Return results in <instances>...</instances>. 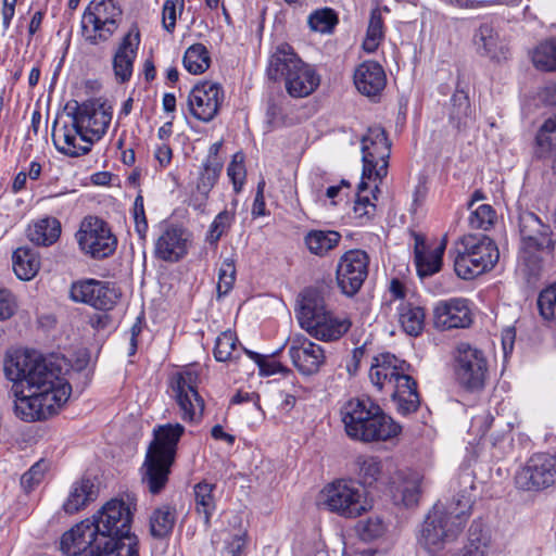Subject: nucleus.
I'll return each mask as SVG.
<instances>
[{
	"label": "nucleus",
	"mask_w": 556,
	"mask_h": 556,
	"mask_svg": "<svg viewBox=\"0 0 556 556\" xmlns=\"http://www.w3.org/2000/svg\"><path fill=\"white\" fill-rule=\"evenodd\" d=\"M4 372L13 382L10 395L14 399V413L24 421L51 417L71 395V384L58 358L18 353L5 361Z\"/></svg>",
	"instance_id": "f257e3e1"
},
{
	"label": "nucleus",
	"mask_w": 556,
	"mask_h": 556,
	"mask_svg": "<svg viewBox=\"0 0 556 556\" xmlns=\"http://www.w3.org/2000/svg\"><path fill=\"white\" fill-rule=\"evenodd\" d=\"M456 483V494L445 503L437 502L425 516L416 533L417 545L432 556L458 540L472 515V480L465 476Z\"/></svg>",
	"instance_id": "f03ea898"
},
{
	"label": "nucleus",
	"mask_w": 556,
	"mask_h": 556,
	"mask_svg": "<svg viewBox=\"0 0 556 556\" xmlns=\"http://www.w3.org/2000/svg\"><path fill=\"white\" fill-rule=\"evenodd\" d=\"M68 116L70 123L53 126L52 139L61 153L75 157L86 154L93 141L106 132L112 121V106L96 100L75 102Z\"/></svg>",
	"instance_id": "7ed1b4c3"
},
{
	"label": "nucleus",
	"mask_w": 556,
	"mask_h": 556,
	"mask_svg": "<svg viewBox=\"0 0 556 556\" xmlns=\"http://www.w3.org/2000/svg\"><path fill=\"white\" fill-rule=\"evenodd\" d=\"M409 365L395 355L386 352L372 358L369 379L379 390L390 393L396 403L397 412L408 415L420 404L416 381L407 374Z\"/></svg>",
	"instance_id": "20e7f679"
},
{
	"label": "nucleus",
	"mask_w": 556,
	"mask_h": 556,
	"mask_svg": "<svg viewBox=\"0 0 556 556\" xmlns=\"http://www.w3.org/2000/svg\"><path fill=\"white\" fill-rule=\"evenodd\" d=\"M346 434L361 442L388 441L401 432V426L369 399H351L340 409Z\"/></svg>",
	"instance_id": "39448f33"
},
{
	"label": "nucleus",
	"mask_w": 556,
	"mask_h": 556,
	"mask_svg": "<svg viewBox=\"0 0 556 556\" xmlns=\"http://www.w3.org/2000/svg\"><path fill=\"white\" fill-rule=\"evenodd\" d=\"M184 432L185 427L178 422L161 425L153 430L154 439L141 467L142 483L152 494H157L165 488L175 462L177 444Z\"/></svg>",
	"instance_id": "423d86ee"
},
{
	"label": "nucleus",
	"mask_w": 556,
	"mask_h": 556,
	"mask_svg": "<svg viewBox=\"0 0 556 556\" xmlns=\"http://www.w3.org/2000/svg\"><path fill=\"white\" fill-rule=\"evenodd\" d=\"M266 74L273 81H282L286 91L292 98L308 97L320 84V77L315 68L303 62L286 42L278 45L271 52Z\"/></svg>",
	"instance_id": "0eeeda50"
},
{
	"label": "nucleus",
	"mask_w": 556,
	"mask_h": 556,
	"mask_svg": "<svg viewBox=\"0 0 556 556\" xmlns=\"http://www.w3.org/2000/svg\"><path fill=\"white\" fill-rule=\"evenodd\" d=\"M454 270L462 279H472L491 270L498 261L495 242L484 235H465L450 250Z\"/></svg>",
	"instance_id": "6e6552de"
},
{
	"label": "nucleus",
	"mask_w": 556,
	"mask_h": 556,
	"mask_svg": "<svg viewBox=\"0 0 556 556\" xmlns=\"http://www.w3.org/2000/svg\"><path fill=\"white\" fill-rule=\"evenodd\" d=\"M296 318L302 329L320 341H334L352 326L348 317H340L326 311L325 301L316 290H305L302 294Z\"/></svg>",
	"instance_id": "1a4fd4ad"
},
{
	"label": "nucleus",
	"mask_w": 556,
	"mask_h": 556,
	"mask_svg": "<svg viewBox=\"0 0 556 556\" xmlns=\"http://www.w3.org/2000/svg\"><path fill=\"white\" fill-rule=\"evenodd\" d=\"M519 232L521 238L519 268L531 282L539 276L542 268L539 253L545 250L553 251L555 248L553 231L534 213L523 212L519 215Z\"/></svg>",
	"instance_id": "9d476101"
},
{
	"label": "nucleus",
	"mask_w": 556,
	"mask_h": 556,
	"mask_svg": "<svg viewBox=\"0 0 556 556\" xmlns=\"http://www.w3.org/2000/svg\"><path fill=\"white\" fill-rule=\"evenodd\" d=\"M321 493L324 505L344 518H356L371 507L364 486L351 479H338L327 484Z\"/></svg>",
	"instance_id": "9b49d317"
},
{
	"label": "nucleus",
	"mask_w": 556,
	"mask_h": 556,
	"mask_svg": "<svg viewBox=\"0 0 556 556\" xmlns=\"http://www.w3.org/2000/svg\"><path fill=\"white\" fill-rule=\"evenodd\" d=\"M452 367L459 386L468 391L483 389L489 362L482 350L468 342H458L452 352Z\"/></svg>",
	"instance_id": "f8f14e48"
},
{
	"label": "nucleus",
	"mask_w": 556,
	"mask_h": 556,
	"mask_svg": "<svg viewBox=\"0 0 556 556\" xmlns=\"http://www.w3.org/2000/svg\"><path fill=\"white\" fill-rule=\"evenodd\" d=\"M199 374L195 369L188 367L173 375L170 389L175 399L180 417L184 421L199 422L204 413V400L198 392Z\"/></svg>",
	"instance_id": "ddd939ff"
},
{
	"label": "nucleus",
	"mask_w": 556,
	"mask_h": 556,
	"mask_svg": "<svg viewBox=\"0 0 556 556\" xmlns=\"http://www.w3.org/2000/svg\"><path fill=\"white\" fill-rule=\"evenodd\" d=\"M76 239L80 250L96 260L109 257L117 247V239L108 223L97 216L81 220Z\"/></svg>",
	"instance_id": "4468645a"
},
{
	"label": "nucleus",
	"mask_w": 556,
	"mask_h": 556,
	"mask_svg": "<svg viewBox=\"0 0 556 556\" xmlns=\"http://www.w3.org/2000/svg\"><path fill=\"white\" fill-rule=\"evenodd\" d=\"M556 482V456L533 454L516 476V484L525 491H542Z\"/></svg>",
	"instance_id": "2eb2a0df"
},
{
	"label": "nucleus",
	"mask_w": 556,
	"mask_h": 556,
	"mask_svg": "<svg viewBox=\"0 0 556 556\" xmlns=\"http://www.w3.org/2000/svg\"><path fill=\"white\" fill-rule=\"evenodd\" d=\"M224 98L223 87L218 83L202 81L188 94V111L199 122L208 123L218 114Z\"/></svg>",
	"instance_id": "dca6fc26"
},
{
	"label": "nucleus",
	"mask_w": 556,
	"mask_h": 556,
	"mask_svg": "<svg viewBox=\"0 0 556 556\" xmlns=\"http://www.w3.org/2000/svg\"><path fill=\"white\" fill-rule=\"evenodd\" d=\"M363 173L381 174L387 172L391 154V143L384 128L369 127L362 139Z\"/></svg>",
	"instance_id": "f3484780"
},
{
	"label": "nucleus",
	"mask_w": 556,
	"mask_h": 556,
	"mask_svg": "<svg viewBox=\"0 0 556 556\" xmlns=\"http://www.w3.org/2000/svg\"><path fill=\"white\" fill-rule=\"evenodd\" d=\"M70 294L73 301L100 311L112 309L119 298V292L114 286L96 279H85L72 283Z\"/></svg>",
	"instance_id": "a211bd4d"
},
{
	"label": "nucleus",
	"mask_w": 556,
	"mask_h": 556,
	"mask_svg": "<svg viewBox=\"0 0 556 556\" xmlns=\"http://www.w3.org/2000/svg\"><path fill=\"white\" fill-rule=\"evenodd\" d=\"M369 257L366 252L351 250L340 260L337 268V281L346 295L358 292L368 275Z\"/></svg>",
	"instance_id": "6ab92c4d"
},
{
	"label": "nucleus",
	"mask_w": 556,
	"mask_h": 556,
	"mask_svg": "<svg viewBox=\"0 0 556 556\" xmlns=\"http://www.w3.org/2000/svg\"><path fill=\"white\" fill-rule=\"evenodd\" d=\"M98 532L90 520H85L66 531L61 539V551L66 556H100L104 554L103 546H99Z\"/></svg>",
	"instance_id": "aec40b11"
},
{
	"label": "nucleus",
	"mask_w": 556,
	"mask_h": 556,
	"mask_svg": "<svg viewBox=\"0 0 556 556\" xmlns=\"http://www.w3.org/2000/svg\"><path fill=\"white\" fill-rule=\"evenodd\" d=\"M288 342L289 356L299 372L304 376L317 374L326 361L324 349L303 334H294Z\"/></svg>",
	"instance_id": "412c9836"
},
{
	"label": "nucleus",
	"mask_w": 556,
	"mask_h": 556,
	"mask_svg": "<svg viewBox=\"0 0 556 556\" xmlns=\"http://www.w3.org/2000/svg\"><path fill=\"white\" fill-rule=\"evenodd\" d=\"M140 42V29L137 24H132L118 42L112 59L114 76L118 84H126L131 79Z\"/></svg>",
	"instance_id": "4be33fe9"
},
{
	"label": "nucleus",
	"mask_w": 556,
	"mask_h": 556,
	"mask_svg": "<svg viewBox=\"0 0 556 556\" xmlns=\"http://www.w3.org/2000/svg\"><path fill=\"white\" fill-rule=\"evenodd\" d=\"M471 323V312L465 299L440 301L433 308V325L439 330L466 328Z\"/></svg>",
	"instance_id": "5701e85b"
},
{
	"label": "nucleus",
	"mask_w": 556,
	"mask_h": 556,
	"mask_svg": "<svg viewBox=\"0 0 556 556\" xmlns=\"http://www.w3.org/2000/svg\"><path fill=\"white\" fill-rule=\"evenodd\" d=\"M414 238V262L419 278L424 279L439 273L442 268L443 255L446 249V236L443 237L440 244L430 248L422 233L413 232Z\"/></svg>",
	"instance_id": "b1692460"
},
{
	"label": "nucleus",
	"mask_w": 556,
	"mask_h": 556,
	"mask_svg": "<svg viewBox=\"0 0 556 556\" xmlns=\"http://www.w3.org/2000/svg\"><path fill=\"white\" fill-rule=\"evenodd\" d=\"M190 233L177 226H168L155 242V256L165 262H178L188 253Z\"/></svg>",
	"instance_id": "393cba45"
},
{
	"label": "nucleus",
	"mask_w": 556,
	"mask_h": 556,
	"mask_svg": "<svg viewBox=\"0 0 556 556\" xmlns=\"http://www.w3.org/2000/svg\"><path fill=\"white\" fill-rule=\"evenodd\" d=\"M354 85L362 94L375 100L386 88V72L378 62L365 61L355 68Z\"/></svg>",
	"instance_id": "a878e982"
},
{
	"label": "nucleus",
	"mask_w": 556,
	"mask_h": 556,
	"mask_svg": "<svg viewBox=\"0 0 556 556\" xmlns=\"http://www.w3.org/2000/svg\"><path fill=\"white\" fill-rule=\"evenodd\" d=\"M381 178L382 176H362L353 207L355 218L368 220L375 214L374 200H377L376 193L379 192L377 180L381 181Z\"/></svg>",
	"instance_id": "bb28decb"
},
{
	"label": "nucleus",
	"mask_w": 556,
	"mask_h": 556,
	"mask_svg": "<svg viewBox=\"0 0 556 556\" xmlns=\"http://www.w3.org/2000/svg\"><path fill=\"white\" fill-rule=\"evenodd\" d=\"M473 43L477 53L482 56H488L496 61L506 58V51L500 41V36L489 23L481 24L476 30L473 35Z\"/></svg>",
	"instance_id": "cd10ccee"
},
{
	"label": "nucleus",
	"mask_w": 556,
	"mask_h": 556,
	"mask_svg": "<svg viewBox=\"0 0 556 556\" xmlns=\"http://www.w3.org/2000/svg\"><path fill=\"white\" fill-rule=\"evenodd\" d=\"M98 496V488L89 478H81L73 483L68 496L63 504L66 514H75L84 509Z\"/></svg>",
	"instance_id": "c85d7f7f"
},
{
	"label": "nucleus",
	"mask_w": 556,
	"mask_h": 556,
	"mask_svg": "<svg viewBox=\"0 0 556 556\" xmlns=\"http://www.w3.org/2000/svg\"><path fill=\"white\" fill-rule=\"evenodd\" d=\"M61 235V223L55 217H43L28 228V238L37 245L49 247L58 241Z\"/></svg>",
	"instance_id": "c756f323"
},
{
	"label": "nucleus",
	"mask_w": 556,
	"mask_h": 556,
	"mask_svg": "<svg viewBox=\"0 0 556 556\" xmlns=\"http://www.w3.org/2000/svg\"><path fill=\"white\" fill-rule=\"evenodd\" d=\"M13 270L21 280L33 279L40 269L39 254L31 248L21 247L13 252Z\"/></svg>",
	"instance_id": "7c9ffc66"
},
{
	"label": "nucleus",
	"mask_w": 556,
	"mask_h": 556,
	"mask_svg": "<svg viewBox=\"0 0 556 556\" xmlns=\"http://www.w3.org/2000/svg\"><path fill=\"white\" fill-rule=\"evenodd\" d=\"M118 27L104 22L90 18L83 15L80 21V35L84 41L89 46H100L108 42L116 33Z\"/></svg>",
	"instance_id": "2f4dec72"
},
{
	"label": "nucleus",
	"mask_w": 556,
	"mask_h": 556,
	"mask_svg": "<svg viewBox=\"0 0 556 556\" xmlns=\"http://www.w3.org/2000/svg\"><path fill=\"white\" fill-rule=\"evenodd\" d=\"M214 491L215 484L206 481L199 482L193 488L195 511L199 516L203 517L206 528H210L211 518L216 510Z\"/></svg>",
	"instance_id": "473e14b6"
},
{
	"label": "nucleus",
	"mask_w": 556,
	"mask_h": 556,
	"mask_svg": "<svg viewBox=\"0 0 556 556\" xmlns=\"http://www.w3.org/2000/svg\"><path fill=\"white\" fill-rule=\"evenodd\" d=\"M83 15L88 16V21L92 18L118 27L123 11L114 0H91Z\"/></svg>",
	"instance_id": "72a5a7b5"
},
{
	"label": "nucleus",
	"mask_w": 556,
	"mask_h": 556,
	"mask_svg": "<svg viewBox=\"0 0 556 556\" xmlns=\"http://www.w3.org/2000/svg\"><path fill=\"white\" fill-rule=\"evenodd\" d=\"M177 511L174 506L163 504L155 508L150 516V532L156 539L169 535L174 529Z\"/></svg>",
	"instance_id": "f704fd0d"
},
{
	"label": "nucleus",
	"mask_w": 556,
	"mask_h": 556,
	"mask_svg": "<svg viewBox=\"0 0 556 556\" xmlns=\"http://www.w3.org/2000/svg\"><path fill=\"white\" fill-rule=\"evenodd\" d=\"M535 154L547 159L556 152V113L544 121L535 136Z\"/></svg>",
	"instance_id": "c9c22d12"
},
{
	"label": "nucleus",
	"mask_w": 556,
	"mask_h": 556,
	"mask_svg": "<svg viewBox=\"0 0 556 556\" xmlns=\"http://www.w3.org/2000/svg\"><path fill=\"white\" fill-rule=\"evenodd\" d=\"M341 235L333 230H311L304 238L305 245L312 254L324 256L334 249Z\"/></svg>",
	"instance_id": "e433bc0d"
},
{
	"label": "nucleus",
	"mask_w": 556,
	"mask_h": 556,
	"mask_svg": "<svg viewBox=\"0 0 556 556\" xmlns=\"http://www.w3.org/2000/svg\"><path fill=\"white\" fill-rule=\"evenodd\" d=\"M399 321L407 334L417 337L425 326V311L412 303H402L399 307Z\"/></svg>",
	"instance_id": "4c0bfd02"
},
{
	"label": "nucleus",
	"mask_w": 556,
	"mask_h": 556,
	"mask_svg": "<svg viewBox=\"0 0 556 556\" xmlns=\"http://www.w3.org/2000/svg\"><path fill=\"white\" fill-rule=\"evenodd\" d=\"M182 63L190 74H203L211 65L210 52L203 43H194L185 51Z\"/></svg>",
	"instance_id": "58836bf2"
},
{
	"label": "nucleus",
	"mask_w": 556,
	"mask_h": 556,
	"mask_svg": "<svg viewBox=\"0 0 556 556\" xmlns=\"http://www.w3.org/2000/svg\"><path fill=\"white\" fill-rule=\"evenodd\" d=\"M492 543L490 529L481 519L473 520L468 530V540L464 547L477 549L482 556H488Z\"/></svg>",
	"instance_id": "ea45409f"
},
{
	"label": "nucleus",
	"mask_w": 556,
	"mask_h": 556,
	"mask_svg": "<svg viewBox=\"0 0 556 556\" xmlns=\"http://www.w3.org/2000/svg\"><path fill=\"white\" fill-rule=\"evenodd\" d=\"M384 37V25L381 12L378 8L371 10L366 37L363 41V49L375 52Z\"/></svg>",
	"instance_id": "a19ab883"
},
{
	"label": "nucleus",
	"mask_w": 556,
	"mask_h": 556,
	"mask_svg": "<svg viewBox=\"0 0 556 556\" xmlns=\"http://www.w3.org/2000/svg\"><path fill=\"white\" fill-rule=\"evenodd\" d=\"M533 65L543 72L556 71V39L541 42L532 52Z\"/></svg>",
	"instance_id": "79ce46f5"
},
{
	"label": "nucleus",
	"mask_w": 556,
	"mask_h": 556,
	"mask_svg": "<svg viewBox=\"0 0 556 556\" xmlns=\"http://www.w3.org/2000/svg\"><path fill=\"white\" fill-rule=\"evenodd\" d=\"M223 536V556H245L247 529L239 526L233 530H225Z\"/></svg>",
	"instance_id": "37998d69"
},
{
	"label": "nucleus",
	"mask_w": 556,
	"mask_h": 556,
	"mask_svg": "<svg viewBox=\"0 0 556 556\" xmlns=\"http://www.w3.org/2000/svg\"><path fill=\"white\" fill-rule=\"evenodd\" d=\"M307 23L314 31L330 34L338 25L339 16L331 8L317 9L308 15Z\"/></svg>",
	"instance_id": "c03bdc74"
},
{
	"label": "nucleus",
	"mask_w": 556,
	"mask_h": 556,
	"mask_svg": "<svg viewBox=\"0 0 556 556\" xmlns=\"http://www.w3.org/2000/svg\"><path fill=\"white\" fill-rule=\"evenodd\" d=\"M238 343V338L232 331L222 332L215 340L213 350L215 359L217 362H228L237 358Z\"/></svg>",
	"instance_id": "a18cd8bd"
},
{
	"label": "nucleus",
	"mask_w": 556,
	"mask_h": 556,
	"mask_svg": "<svg viewBox=\"0 0 556 556\" xmlns=\"http://www.w3.org/2000/svg\"><path fill=\"white\" fill-rule=\"evenodd\" d=\"M358 477L362 485H371L381 475V462L374 456H358L356 459Z\"/></svg>",
	"instance_id": "49530a36"
},
{
	"label": "nucleus",
	"mask_w": 556,
	"mask_h": 556,
	"mask_svg": "<svg viewBox=\"0 0 556 556\" xmlns=\"http://www.w3.org/2000/svg\"><path fill=\"white\" fill-rule=\"evenodd\" d=\"M468 224L472 229L489 230L496 222V212L489 204H480L476 208H469Z\"/></svg>",
	"instance_id": "de8ad7c7"
},
{
	"label": "nucleus",
	"mask_w": 556,
	"mask_h": 556,
	"mask_svg": "<svg viewBox=\"0 0 556 556\" xmlns=\"http://www.w3.org/2000/svg\"><path fill=\"white\" fill-rule=\"evenodd\" d=\"M536 304L544 320L556 319V282L547 286L539 293Z\"/></svg>",
	"instance_id": "09e8293b"
},
{
	"label": "nucleus",
	"mask_w": 556,
	"mask_h": 556,
	"mask_svg": "<svg viewBox=\"0 0 556 556\" xmlns=\"http://www.w3.org/2000/svg\"><path fill=\"white\" fill-rule=\"evenodd\" d=\"M424 477L418 472L409 473L403 481L401 486L402 501L405 506L417 504L421 493V484Z\"/></svg>",
	"instance_id": "8fccbe9b"
},
{
	"label": "nucleus",
	"mask_w": 556,
	"mask_h": 556,
	"mask_svg": "<svg viewBox=\"0 0 556 556\" xmlns=\"http://www.w3.org/2000/svg\"><path fill=\"white\" fill-rule=\"evenodd\" d=\"M236 280V265L233 258H225L219 267L217 292L226 295L232 289Z\"/></svg>",
	"instance_id": "3c124183"
},
{
	"label": "nucleus",
	"mask_w": 556,
	"mask_h": 556,
	"mask_svg": "<svg viewBox=\"0 0 556 556\" xmlns=\"http://www.w3.org/2000/svg\"><path fill=\"white\" fill-rule=\"evenodd\" d=\"M48 469V464L45 460L35 463L22 477L21 485L25 492L34 490L45 477Z\"/></svg>",
	"instance_id": "603ef678"
},
{
	"label": "nucleus",
	"mask_w": 556,
	"mask_h": 556,
	"mask_svg": "<svg viewBox=\"0 0 556 556\" xmlns=\"http://www.w3.org/2000/svg\"><path fill=\"white\" fill-rule=\"evenodd\" d=\"M232 219L233 216L228 211H223L218 213L210 226L207 241L211 244L216 243L220 239V237L226 232V230L230 227Z\"/></svg>",
	"instance_id": "864d4df0"
},
{
	"label": "nucleus",
	"mask_w": 556,
	"mask_h": 556,
	"mask_svg": "<svg viewBox=\"0 0 556 556\" xmlns=\"http://www.w3.org/2000/svg\"><path fill=\"white\" fill-rule=\"evenodd\" d=\"M184 5V0H165L162 10V24L168 33L175 30L177 14L181 13Z\"/></svg>",
	"instance_id": "5fc2aeb1"
},
{
	"label": "nucleus",
	"mask_w": 556,
	"mask_h": 556,
	"mask_svg": "<svg viewBox=\"0 0 556 556\" xmlns=\"http://www.w3.org/2000/svg\"><path fill=\"white\" fill-rule=\"evenodd\" d=\"M452 112L451 116L460 121L470 114V101L465 91L456 90L452 97Z\"/></svg>",
	"instance_id": "6e6d98bb"
},
{
	"label": "nucleus",
	"mask_w": 556,
	"mask_h": 556,
	"mask_svg": "<svg viewBox=\"0 0 556 556\" xmlns=\"http://www.w3.org/2000/svg\"><path fill=\"white\" fill-rule=\"evenodd\" d=\"M223 143H213L208 149L207 160L203 163L204 169L212 174H218L223 169L224 156L220 154Z\"/></svg>",
	"instance_id": "4d7b16f0"
},
{
	"label": "nucleus",
	"mask_w": 556,
	"mask_h": 556,
	"mask_svg": "<svg viewBox=\"0 0 556 556\" xmlns=\"http://www.w3.org/2000/svg\"><path fill=\"white\" fill-rule=\"evenodd\" d=\"M134 219L136 224V231L138 232L139 237L143 239L148 230V222L146 218L143 197L141 194V191H139L138 195L135 199Z\"/></svg>",
	"instance_id": "13d9d810"
},
{
	"label": "nucleus",
	"mask_w": 556,
	"mask_h": 556,
	"mask_svg": "<svg viewBox=\"0 0 556 556\" xmlns=\"http://www.w3.org/2000/svg\"><path fill=\"white\" fill-rule=\"evenodd\" d=\"M243 351L252 361L257 364L262 375L269 376L282 369V366L279 363L268 362L265 356L256 352L247 350L244 348Z\"/></svg>",
	"instance_id": "bf43d9fd"
},
{
	"label": "nucleus",
	"mask_w": 556,
	"mask_h": 556,
	"mask_svg": "<svg viewBox=\"0 0 556 556\" xmlns=\"http://www.w3.org/2000/svg\"><path fill=\"white\" fill-rule=\"evenodd\" d=\"M14 295L7 289H0V320L11 318L16 311Z\"/></svg>",
	"instance_id": "052dcab7"
},
{
	"label": "nucleus",
	"mask_w": 556,
	"mask_h": 556,
	"mask_svg": "<svg viewBox=\"0 0 556 556\" xmlns=\"http://www.w3.org/2000/svg\"><path fill=\"white\" fill-rule=\"evenodd\" d=\"M384 533V525L379 518H369L361 527V535L364 540H374Z\"/></svg>",
	"instance_id": "680f3d73"
},
{
	"label": "nucleus",
	"mask_w": 556,
	"mask_h": 556,
	"mask_svg": "<svg viewBox=\"0 0 556 556\" xmlns=\"http://www.w3.org/2000/svg\"><path fill=\"white\" fill-rule=\"evenodd\" d=\"M216 176H202L197 185V192L193 194L192 201L195 207L202 208L205 204L200 200H206L207 193L215 184Z\"/></svg>",
	"instance_id": "e2e57ef3"
},
{
	"label": "nucleus",
	"mask_w": 556,
	"mask_h": 556,
	"mask_svg": "<svg viewBox=\"0 0 556 556\" xmlns=\"http://www.w3.org/2000/svg\"><path fill=\"white\" fill-rule=\"evenodd\" d=\"M18 0H3L2 1V26L7 30L11 26V22L15 15V7Z\"/></svg>",
	"instance_id": "0e129e2a"
},
{
	"label": "nucleus",
	"mask_w": 556,
	"mask_h": 556,
	"mask_svg": "<svg viewBox=\"0 0 556 556\" xmlns=\"http://www.w3.org/2000/svg\"><path fill=\"white\" fill-rule=\"evenodd\" d=\"M227 174H245L244 154L237 152L227 167Z\"/></svg>",
	"instance_id": "69168bd1"
},
{
	"label": "nucleus",
	"mask_w": 556,
	"mask_h": 556,
	"mask_svg": "<svg viewBox=\"0 0 556 556\" xmlns=\"http://www.w3.org/2000/svg\"><path fill=\"white\" fill-rule=\"evenodd\" d=\"M141 330H142L141 320H140V318H138L137 321L131 326V328L129 330V334H130L129 351H128L129 356L135 355V353L137 351V348H138L137 337L141 332Z\"/></svg>",
	"instance_id": "338daca9"
},
{
	"label": "nucleus",
	"mask_w": 556,
	"mask_h": 556,
	"mask_svg": "<svg viewBox=\"0 0 556 556\" xmlns=\"http://www.w3.org/2000/svg\"><path fill=\"white\" fill-rule=\"evenodd\" d=\"M446 3L460 8V9H477L486 7L484 0H444Z\"/></svg>",
	"instance_id": "774afa93"
}]
</instances>
